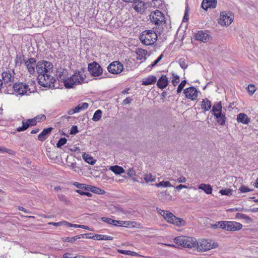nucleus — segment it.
Listing matches in <instances>:
<instances>
[{"mask_svg":"<svg viewBox=\"0 0 258 258\" xmlns=\"http://www.w3.org/2000/svg\"><path fill=\"white\" fill-rule=\"evenodd\" d=\"M38 74L37 79L39 84L44 87H50L55 80L51 76L53 72L52 64L47 61H39L36 67Z\"/></svg>","mask_w":258,"mask_h":258,"instance_id":"f257e3e1","label":"nucleus"},{"mask_svg":"<svg viewBox=\"0 0 258 258\" xmlns=\"http://www.w3.org/2000/svg\"><path fill=\"white\" fill-rule=\"evenodd\" d=\"M156 210L168 223L177 226H182L185 225V221L183 219L175 217L171 212L159 208H157Z\"/></svg>","mask_w":258,"mask_h":258,"instance_id":"f03ea898","label":"nucleus"},{"mask_svg":"<svg viewBox=\"0 0 258 258\" xmlns=\"http://www.w3.org/2000/svg\"><path fill=\"white\" fill-rule=\"evenodd\" d=\"M87 82L86 81L85 75L83 72H76L70 78L63 81L64 86L67 88H71L74 85H79Z\"/></svg>","mask_w":258,"mask_h":258,"instance_id":"7ed1b4c3","label":"nucleus"},{"mask_svg":"<svg viewBox=\"0 0 258 258\" xmlns=\"http://www.w3.org/2000/svg\"><path fill=\"white\" fill-rule=\"evenodd\" d=\"M212 114L216 119L217 122L221 125H224L226 117L224 113L222 112V106L221 101L214 103L211 110Z\"/></svg>","mask_w":258,"mask_h":258,"instance_id":"20e7f679","label":"nucleus"},{"mask_svg":"<svg viewBox=\"0 0 258 258\" xmlns=\"http://www.w3.org/2000/svg\"><path fill=\"white\" fill-rule=\"evenodd\" d=\"M158 36L153 30H148L143 31L140 36V40L142 44L145 45H152L157 41Z\"/></svg>","mask_w":258,"mask_h":258,"instance_id":"39448f33","label":"nucleus"},{"mask_svg":"<svg viewBox=\"0 0 258 258\" xmlns=\"http://www.w3.org/2000/svg\"><path fill=\"white\" fill-rule=\"evenodd\" d=\"M174 242L184 247L192 248L196 246L197 240L195 238L186 236H178L174 238Z\"/></svg>","mask_w":258,"mask_h":258,"instance_id":"423d86ee","label":"nucleus"},{"mask_svg":"<svg viewBox=\"0 0 258 258\" xmlns=\"http://www.w3.org/2000/svg\"><path fill=\"white\" fill-rule=\"evenodd\" d=\"M13 94L18 96H29L32 92L29 86L23 83H15L13 86Z\"/></svg>","mask_w":258,"mask_h":258,"instance_id":"0eeeda50","label":"nucleus"},{"mask_svg":"<svg viewBox=\"0 0 258 258\" xmlns=\"http://www.w3.org/2000/svg\"><path fill=\"white\" fill-rule=\"evenodd\" d=\"M197 243L196 246L199 251H206L218 247L217 243L210 240L202 239L197 241Z\"/></svg>","mask_w":258,"mask_h":258,"instance_id":"6e6552de","label":"nucleus"},{"mask_svg":"<svg viewBox=\"0 0 258 258\" xmlns=\"http://www.w3.org/2000/svg\"><path fill=\"white\" fill-rule=\"evenodd\" d=\"M15 73L13 70H8L2 74L3 83L8 87L12 86L15 81Z\"/></svg>","mask_w":258,"mask_h":258,"instance_id":"1a4fd4ad","label":"nucleus"},{"mask_svg":"<svg viewBox=\"0 0 258 258\" xmlns=\"http://www.w3.org/2000/svg\"><path fill=\"white\" fill-rule=\"evenodd\" d=\"M234 19V15L229 12H222L220 13L219 23L222 26H229Z\"/></svg>","mask_w":258,"mask_h":258,"instance_id":"9d476101","label":"nucleus"},{"mask_svg":"<svg viewBox=\"0 0 258 258\" xmlns=\"http://www.w3.org/2000/svg\"><path fill=\"white\" fill-rule=\"evenodd\" d=\"M150 18L151 22L157 25H161L165 22V17L163 14L158 10L152 12Z\"/></svg>","mask_w":258,"mask_h":258,"instance_id":"9b49d317","label":"nucleus"},{"mask_svg":"<svg viewBox=\"0 0 258 258\" xmlns=\"http://www.w3.org/2000/svg\"><path fill=\"white\" fill-rule=\"evenodd\" d=\"M88 71L94 77H98L102 74L103 71L101 66L96 62H93L88 64Z\"/></svg>","mask_w":258,"mask_h":258,"instance_id":"f8f14e48","label":"nucleus"},{"mask_svg":"<svg viewBox=\"0 0 258 258\" xmlns=\"http://www.w3.org/2000/svg\"><path fill=\"white\" fill-rule=\"evenodd\" d=\"M123 69V65L118 61L111 62L107 67L108 72L112 74H119Z\"/></svg>","mask_w":258,"mask_h":258,"instance_id":"ddd939ff","label":"nucleus"},{"mask_svg":"<svg viewBox=\"0 0 258 258\" xmlns=\"http://www.w3.org/2000/svg\"><path fill=\"white\" fill-rule=\"evenodd\" d=\"M186 98L191 100H196L197 99L198 91L194 87L186 88L183 92Z\"/></svg>","mask_w":258,"mask_h":258,"instance_id":"4468645a","label":"nucleus"},{"mask_svg":"<svg viewBox=\"0 0 258 258\" xmlns=\"http://www.w3.org/2000/svg\"><path fill=\"white\" fill-rule=\"evenodd\" d=\"M25 64L29 73L31 74H34L35 72V67H36V61L34 58H30L24 60Z\"/></svg>","mask_w":258,"mask_h":258,"instance_id":"2eb2a0df","label":"nucleus"},{"mask_svg":"<svg viewBox=\"0 0 258 258\" xmlns=\"http://www.w3.org/2000/svg\"><path fill=\"white\" fill-rule=\"evenodd\" d=\"M195 38L198 40L207 42L210 40L211 36L207 32L201 30L195 34Z\"/></svg>","mask_w":258,"mask_h":258,"instance_id":"dca6fc26","label":"nucleus"},{"mask_svg":"<svg viewBox=\"0 0 258 258\" xmlns=\"http://www.w3.org/2000/svg\"><path fill=\"white\" fill-rule=\"evenodd\" d=\"M89 107V104L88 103H80L77 107L74 109H72L69 111V114L70 115L74 114L76 113H78L81 111L87 109Z\"/></svg>","mask_w":258,"mask_h":258,"instance_id":"f3484780","label":"nucleus"},{"mask_svg":"<svg viewBox=\"0 0 258 258\" xmlns=\"http://www.w3.org/2000/svg\"><path fill=\"white\" fill-rule=\"evenodd\" d=\"M217 5V0H203L201 7L205 10L209 8H215Z\"/></svg>","mask_w":258,"mask_h":258,"instance_id":"a211bd4d","label":"nucleus"},{"mask_svg":"<svg viewBox=\"0 0 258 258\" xmlns=\"http://www.w3.org/2000/svg\"><path fill=\"white\" fill-rule=\"evenodd\" d=\"M242 225L240 223L236 221H228L227 225V231H235L240 230Z\"/></svg>","mask_w":258,"mask_h":258,"instance_id":"6ab92c4d","label":"nucleus"},{"mask_svg":"<svg viewBox=\"0 0 258 258\" xmlns=\"http://www.w3.org/2000/svg\"><path fill=\"white\" fill-rule=\"evenodd\" d=\"M169 83V80L166 75H162L158 80L157 86L161 89L165 88Z\"/></svg>","mask_w":258,"mask_h":258,"instance_id":"aec40b11","label":"nucleus"},{"mask_svg":"<svg viewBox=\"0 0 258 258\" xmlns=\"http://www.w3.org/2000/svg\"><path fill=\"white\" fill-rule=\"evenodd\" d=\"M133 7L138 12H143L146 8L145 3L141 1L136 0L134 2Z\"/></svg>","mask_w":258,"mask_h":258,"instance_id":"412c9836","label":"nucleus"},{"mask_svg":"<svg viewBox=\"0 0 258 258\" xmlns=\"http://www.w3.org/2000/svg\"><path fill=\"white\" fill-rule=\"evenodd\" d=\"M52 129L51 127L44 129L38 136V139L40 141L46 140Z\"/></svg>","mask_w":258,"mask_h":258,"instance_id":"4be33fe9","label":"nucleus"},{"mask_svg":"<svg viewBox=\"0 0 258 258\" xmlns=\"http://www.w3.org/2000/svg\"><path fill=\"white\" fill-rule=\"evenodd\" d=\"M250 118L247 115L243 113H240L237 116V121L238 122H241L243 124H247L250 122Z\"/></svg>","mask_w":258,"mask_h":258,"instance_id":"5701e85b","label":"nucleus"},{"mask_svg":"<svg viewBox=\"0 0 258 258\" xmlns=\"http://www.w3.org/2000/svg\"><path fill=\"white\" fill-rule=\"evenodd\" d=\"M73 185L79 189L87 191H93V188H95V186L87 185V184L80 183L78 182H74Z\"/></svg>","mask_w":258,"mask_h":258,"instance_id":"b1692460","label":"nucleus"},{"mask_svg":"<svg viewBox=\"0 0 258 258\" xmlns=\"http://www.w3.org/2000/svg\"><path fill=\"white\" fill-rule=\"evenodd\" d=\"M156 78L153 75L149 76L148 77L144 78L142 81V85L147 86L154 84L156 82Z\"/></svg>","mask_w":258,"mask_h":258,"instance_id":"393cba45","label":"nucleus"},{"mask_svg":"<svg viewBox=\"0 0 258 258\" xmlns=\"http://www.w3.org/2000/svg\"><path fill=\"white\" fill-rule=\"evenodd\" d=\"M143 179L147 184L152 183L156 181V176L151 173H146L143 175Z\"/></svg>","mask_w":258,"mask_h":258,"instance_id":"a878e982","label":"nucleus"},{"mask_svg":"<svg viewBox=\"0 0 258 258\" xmlns=\"http://www.w3.org/2000/svg\"><path fill=\"white\" fill-rule=\"evenodd\" d=\"M211 107L212 103L209 99H208L207 98L203 99L201 104V108L205 111H209L211 109Z\"/></svg>","mask_w":258,"mask_h":258,"instance_id":"bb28decb","label":"nucleus"},{"mask_svg":"<svg viewBox=\"0 0 258 258\" xmlns=\"http://www.w3.org/2000/svg\"><path fill=\"white\" fill-rule=\"evenodd\" d=\"M109 170L115 174H121L125 172L124 169L121 166L118 165L112 166L109 167Z\"/></svg>","mask_w":258,"mask_h":258,"instance_id":"cd10ccee","label":"nucleus"},{"mask_svg":"<svg viewBox=\"0 0 258 258\" xmlns=\"http://www.w3.org/2000/svg\"><path fill=\"white\" fill-rule=\"evenodd\" d=\"M198 188L204 190L207 194H211L212 187L210 184L202 183L198 186Z\"/></svg>","mask_w":258,"mask_h":258,"instance_id":"c85d7f7f","label":"nucleus"},{"mask_svg":"<svg viewBox=\"0 0 258 258\" xmlns=\"http://www.w3.org/2000/svg\"><path fill=\"white\" fill-rule=\"evenodd\" d=\"M96 240H111L113 237L106 235L95 234Z\"/></svg>","mask_w":258,"mask_h":258,"instance_id":"c756f323","label":"nucleus"},{"mask_svg":"<svg viewBox=\"0 0 258 258\" xmlns=\"http://www.w3.org/2000/svg\"><path fill=\"white\" fill-rule=\"evenodd\" d=\"M83 158L86 162L91 165H93L95 163V160L93 157L87 154L83 155Z\"/></svg>","mask_w":258,"mask_h":258,"instance_id":"7c9ffc66","label":"nucleus"},{"mask_svg":"<svg viewBox=\"0 0 258 258\" xmlns=\"http://www.w3.org/2000/svg\"><path fill=\"white\" fill-rule=\"evenodd\" d=\"M0 153L3 154L7 153L11 155H14L16 154V152L14 150L8 149L3 146H0Z\"/></svg>","mask_w":258,"mask_h":258,"instance_id":"2f4dec72","label":"nucleus"},{"mask_svg":"<svg viewBox=\"0 0 258 258\" xmlns=\"http://www.w3.org/2000/svg\"><path fill=\"white\" fill-rule=\"evenodd\" d=\"M138 225V224L134 221H122V227H135Z\"/></svg>","mask_w":258,"mask_h":258,"instance_id":"473e14b6","label":"nucleus"},{"mask_svg":"<svg viewBox=\"0 0 258 258\" xmlns=\"http://www.w3.org/2000/svg\"><path fill=\"white\" fill-rule=\"evenodd\" d=\"M154 185L157 187H171L172 186L169 181H164V180L159 182L158 183H156Z\"/></svg>","mask_w":258,"mask_h":258,"instance_id":"72a5a7b5","label":"nucleus"},{"mask_svg":"<svg viewBox=\"0 0 258 258\" xmlns=\"http://www.w3.org/2000/svg\"><path fill=\"white\" fill-rule=\"evenodd\" d=\"M102 116V111L100 109L97 110L93 114L92 120L94 121L99 120Z\"/></svg>","mask_w":258,"mask_h":258,"instance_id":"f704fd0d","label":"nucleus"},{"mask_svg":"<svg viewBox=\"0 0 258 258\" xmlns=\"http://www.w3.org/2000/svg\"><path fill=\"white\" fill-rule=\"evenodd\" d=\"M29 123H28V122L27 120H23L22 121V126H19L17 128V131L19 132H23L25 130H26L29 127Z\"/></svg>","mask_w":258,"mask_h":258,"instance_id":"c9c22d12","label":"nucleus"},{"mask_svg":"<svg viewBox=\"0 0 258 258\" xmlns=\"http://www.w3.org/2000/svg\"><path fill=\"white\" fill-rule=\"evenodd\" d=\"M161 194L164 196L163 198V201L165 202H169L172 201V196L170 195L169 192H165L164 193H161Z\"/></svg>","mask_w":258,"mask_h":258,"instance_id":"e433bc0d","label":"nucleus"},{"mask_svg":"<svg viewBox=\"0 0 258 258\" xmlns=\"http://www.w3.org/2000/svg\"><path fill=\"white\" fill-rule=\"evenodd\" d=\"M58 199L59 201L64 202L65 204L68 205L70 203L69 200L67 198V197L62 194L57 195Z\"/></svg>","mask_w":258,"mask_h":258,"instance_id":"4c0bfd02","label":"nucleus"},{"mask_svg":"<svg viewBox=\"0 0 258 258\" xmlns=\"http://www.w3.org/2000/svg\"><path fill=\"white\" fill-rule=\"evenodd\" d=\"M236 219H244L247 221H251V219L246 215L242 213H237L236 214Z\"/></svg>","mask_w":258,"mask_h":258,"instance_id":"58836bf2","label":"nucleus"},{"mask_svg":"<svg viewBox=\"0 0 258 258\" xmlns=\"http://www.w3.org/2000/svg\"><path fill=\"white\" fill-rule=\"evenodd\" d=\"M178 63L180 67L183 69H185L187 67V60L184 58H181L178 60Z\"/></svg>","mask_w":258,"mask_h":258,"instance_id":"ea45409f","label":"nucleus"},{"mask_svg":"<svg viewBox=\"0 0 258 258\" xmlns=\"http://www.w3.org/2000/svg\"><path fill=\"white\" fill-rule=\"evenodd\" d=\"M172 80L171 81V83L174 86H176L179 82V77L174 73H172Z\"/></svg>","mask_w":258,"mask_h":258,"instance_id":"a19ab883","label":"nucleus"},{"mask_svg":"<svg viewBox=\"0 0 258 258\" xmlns=\"http://www.w3.org/2000/svg\"><path fill=\"white\" fill-rule=\"evenodd\" d=\"M228 224V221H219L218 222V225H219V227L222 228V229L225 230L227 231V225Z\"/></svg>","mask_w":258,"mask_h":258,"instance_id":"79ce46f5","label":"nucleus"},{"mask_svg":"<svg viewBox=\"0 0 258 258\" xmlns=\"http://www.w3.org/2000/svg\"><path fill=\"white\" fill-rule=\"evenodd\" d=\"M137 59L142 60L144 57V55H145V51L143 49H139L137 52Z\"/></svg>","mask_w":258,"mask_h":258,"instance_id":"37998d69","label":"nucleus"},{"mask_svg":"<svg viewBox=\"0 0 258 258\" xmlns=\"http://www.w3.org/2000/svg\"><path fill=\"white\" fill-rule=\"evenodd\" d=\"M233 190L231 189H224L220 190L219 192L222 195L230 196L232 194Z\"/></svg>","mask_w":258,"mask_h":258,"instance_id":"c03bdc74","label":"nucleus"},{"mask_svg":"<svg viewBox=\"0 0 258 258\" xmlns=\"http://www.w3.org/2000/svg\"><path fill=\"white\" fill-rule=\"evenodd\" d=\"M67 141V140L65 138H60L56 144V147L58 148H60L62 146L66 144Z\"/></svg>","mask_w":258,"mask_h":258,"instance_id":"a18cd8bd","label":"nucleus"},{"mask_svg":"<svg viewBox=\"0 0 258 258\" xmlns=\"http://www.w3.org/2000/svg\"><path fill=\"white\" fill-rule=\"evenodd\" d=\"M186 83V81L185 80H183L181 81V82L180 83V84L178 85V86L177 87V94H179L181 92L183 88L185 86Z\"/></svg>","mask_w":258,"mask_h":258,"instance_id":"49530a36","label":"nucleus"},{"mask_svg":"<svg viewBox=\"0 0 258 258\" xmlns=\"http://www.w3.org/2000/svg\"><path fill=\"white\" fill-rule=\"evenodd\" d=\"M101 220L108 224H111V225H113L114 220H113L111 218L103 217L101 218Z\"/></svg>","mask_w":258,"mask_h":258,"instance_id":"de8ad7c7","label":"nucleus"},{"mask_svg":"<svg viewBox=\"0 0 258 258\" xmlns=\"http://www.w3.org/2000/svg\"><path fill=\"white\" fill-rule=\"evenodd\" d=\"M247 90L251 95H252L255 91V87L254 85L253 84L249 85L247 87Z\"/></svg>","mask_w":258,"mask_h":258,"instance_id":"09e8293b","label":"nucleus"},{"mask_svg":"<svg viewBox=\"0 0 258 258\" xmlns=\"http://www.w3.org/2000/svg\"><path fill=\"white\" fill-rule=\"evenodd\" d=\"M28 122V123H29V126H33L36 124L37 121L36 120V119L35 117L32 118V119H29L26 120Z\"/></svg>","mask_w":258,"mask_h":258,"instance_id":"8fccbe9b","label":"nucleus"},{"mask_svg":"<svg viewBox=\"0 0 258 258\" xmlns=\"http://www.w3.org/2000/svg\"><path fill=\"white\" fill-rule=\"evenodd\" d=\"M78 127L76 125H73L70 131V134L71 135H75L78 133Z\"/></svg>","mask_w":258,"mask_h":258,"instance_id":"3c124183","label":"nucleus"},{"mask_svg":"<svg viewBox=\"0 0 258 258\" xmlns=\"http://www.w3.org/2000/svg\"><path fill=\"white\" fill-rule=\"evenodd\" d=\"M163 55L161 54L153 62H152L151 64V67H154L155 65H156L162 59L163 57Z\"/></svg>","mask_w":258,"mask_h":258,"instance_id":"603ef678","label":"nucleus"},{"mask_svg":"<svg viewBox=\"0 0 258 258\" xmlns=\"http://www.w3.org/2000/svg\"><path fill=\"white\" fill-rule=\"evenodd\" d=\"M37 121H42L45 120L46 116L44 114H40L35 117Z\"/></svg>","mask_w":258,"mask_h":258,"instance_id":"864d4df0","label":"nucleus"},{"mask_svg":"<svg viewBox=\"0 0 258 258\" xmlns=\"http://www.w3.org/2000/svg\"><path fill=\"white\" fill-rule=\"evenodd\" d=\"M239 190L241 192H248V191H250V190L247 187V186H241L240 187H239Z\"/></svg>","mask_w":258,"mask_h":258,"instance_id":"5fc2aeb1","label":"nucleus"},{"mask_svg":"<svg viewBox=\"0 0 258 258\" xmlns=\"http://www.w3.org/2000/svg\"><path fill=\"white\" fill-rule=\"evenodd\" d=\"M127 174L130 177H133V176L135 175L136 171L132 168L129 169L127 170Z\"/></svg>","mask_w":258,"mask_h":258,"instance_id":"6e6d98bb","label":"nucleus"},{"mask_svg":"<svg viewBox=\"0 0 258 258\" xmlns=\"http://www.w3.org/2000/svg\"><path fill=\"white\" fill-rule=\"evenodd\" d=\"M117 252L119 253L125 254V255H130L131 254V251L130 250H122V249H118Z\"/></svg>","mask_w":258,"mask_h":258,"instance_id":"4d7b16f0","label":"nucleus"},{"mask_svg":"<svg viewBox=\"0 0 258 258\" xmlns=\"http://www.w3.org/2000/svg\"><path fill=\"white\" fill-rule=\"evenodd\" d=\"M176 180L179 183H184L186 182V179L185 177H183V176H180Z\"/></svg>","mask_w":258,"mask_h":258,"instance_id":"13d9d810","label":"nucleus"},{"mask_svg":"<svg viewBox=\"0 0 258 258\" xmlns=\"http://www.w3.org/2000/svg\"><path fill=\"white\" fill-rule=\"evenodd\" d=\"M122 221H121V220H114L113 225L119 226L122 227Z\"/></svg>","mask_w":258,"mask_h":258,"instance_id":"bf43d9fd","label":"nucleus"},{"mask_svg":"<svg viewBox=\"0 0 258 258\" xmlns=\"http://www.w3.org/2000/svg\"><path fill=\"white\" fill-rule=\"evenodd\" d=\"M61 223H62V225H64L67 227H72V223H69L67 221H61Z\"/></svg>","mask_w":258,"mask_h":258,"instance_id":"052dcab7","label":"nucleus"},{"mask_svg":"<svg viewBox=\"0 0 258 258\" xmlns=\"http://www.w3.org/2000/svg\"><path fill=\"white\" fill-rule=\"evenodd\" d=\"M49 224L52 225H53L55 226H60L62 225V223H61V221L59 222H50L49 223Z\"/></svg>","mask_w":258,"mask_h":258,"instance_id":"680f3d73","label":"nucleus"},{"mask_svg":"<svg viewBox=\"0 0 258 258\" xmlns=\"http://www.w3.org/2000/svg\"><path fill=\"white\" fill-rule=\"evenodd\" d=\"M176 189L179 190L181 189L182 188H187V186L183 184H180L177 185L176 187Z\"/></svg>","mask_w":258,"mask_h":258,"instance_id":"e2e57ef3","label":"nucleus"},{"mask_svg":"<svg viewBox=\"0 0 258 258\" xmlns=\"http://www.w3.org/2000/svg\"><path fill=\"white\" fill-rule=\"evenodd\" d=\"M187 12H188V10H187V8H186V9H185V14H184V17H183V21H186L188 20Z\"/></svg>","mask_w":258,"mask_h":258,"instance_id":"0e129e2a","label":"nucleus"},{"mask_svg":"<svg viewBox=\"0 0 258 258\" xmlns=\"http://www.w3.org/2000/svg\"><path fill=\"white\" fill-rule=\"evenodd\" d=\"M81 228L85 229L90 230V231H92V230L89 227H88L87 226L83 225H81Z\"/></svg>","mask_w":258,"mask_h":258,"instance_id":"69168bd1","label":"nucleus"},{"mask_svg":"<svg viewBox=\"0 0 258 258\" xmlns=\"http://www.w3.org/2000/svg\"><path fill=\"white\" fill-rule=\"evenodd\" d=\"M76 192H77L78 194H79L80 195H84V193H85V191H83L81 189H77L76 190Z\"/></svg>","mask_w":258,"mask_h":258,"instance_id":"338daca9","label":"nucleus"},{"mask_svg":"<svg viewBox=\"0 0 258 258\" xmlns=\"http://www.w3.org/2000/svg\"><path fill=\"white\" fill-rule=\"evenodd\" d=\"M131 102V100L129 98H125L123 101V102L124 104H129Z\"/></svg>","mask_w":258,"mask_h":258,"instance_id":"774afa93","label":"nucleus"}]
</instances>
